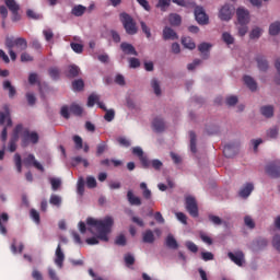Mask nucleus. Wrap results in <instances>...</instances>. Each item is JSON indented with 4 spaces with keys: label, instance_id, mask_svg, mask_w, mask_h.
I'll return each mask as SVG.
<instances>
[{
    "label": "nucleus",
    "instance_id": "56",
    "mask_svg": "<svg viewBox=\"0 0 280 280\" xmlns=\"http://www.w3.org/2000/svg\"><path fill=\"white\" fill-rule=\"evenodd\" d=\"M31 218L34 220L35 224H40V213L36 209H31Z\"/></svg>",
    "mask_w": 280,
    "mask_h": 280
},
{
    "label": "nucleus",
    "instance_id": "18",
    "mask_svg": "<svg viewBox=\"0 0 280 280\" xmlns=\"http://www.w3.org/2000/svg\"><path fill=\"white\" fill-rule=\"evenodd\" d=\"M254 189H255V186L253 185V183H247L245 184L244 188H241L238 196L241 198H248V196L253 194Z\"/></svg>",
    "mask_w": 280,
    "mask_h": 280
},
{
    "label": "nucleus",
    "instance_id": "16",
    "mask_svg": "<svg viewBox=\"0 0 280 280\" xmlns=\"http://www.w3.org/2000/svg\"><path fill=\"white\" fill-rule=\"evenodd\" d=\"M163 39L164 40H178V34L172 27H164L163 30Z\"/></svg>",
    "mask_w": 280,
    "mask_h": 280
},
{
    "label": "nucleus",
    "instance_id": "41",
    "mask_svg": "<svg viewBox=\"0 0 280 280\" xmlns=\"http://www.w3.org/2000/svg\"><path fill=\"white\" fill-rule=\"evenodd\" d=\"M0 16L2 19L1 25L5 28V21L8 19V8L5 5H0Z\"/></svg>",
    "mask_w": 280,
    "mask_h": 280
},
{
    "label": "nucleus",
    "instance_id": "11",
    "mask_svg": "<svg viewBox=\"0 0 280 280\" xmlns=\"http://www.w3.org/2000/svg\"><path fill=\"white\" fill-rule=\"evenodd\" d=\"M219 19L221 21H231L233 19V9L231 4H224L219 11Z\"/></svg>",
    "mask_w": 280,
    "mask_h": 280
},
{
    "label": "nucleus",
    "instance_id": "21",
    "mask_svg": "<svg viewBox=\"0 0 280 280\" xmlns=\"http://www.w3.org/2000/svg\"><path fill=\"white\" fill-rule=\"evenodd\" d=\"M8 220H10V217L8 215V213L3 212L0 215V233H1V235H8V229L5 228V225L8 224Z\"/></svg>",
    "mask_w": 280,
    "mask_h": 280
},
{
    "label": "nucleus",
    "instance_id": "13",
    "mask_svg": "<svg viewBox=\"0 0 280 280\" xmlns=\"http://www.w3.org/2000/svg\"><path fill=\"white\" fill-rule=\"evenodd\" d=\"M55 264L58 266V268H62L65 264V253L62 252L60 244L57 246L55 252Z\"/></svg>",
    "mask_w": 280,
    "mask_h": 280
},
{
    "label": "nucleus",
    "instance_id": "47",
    "mask_svg": "<svg viewBox=\"0 0 280 280\" xmlns=\"http://www.w3.org/2000/svg\"><path fill=\"white\" fill-rule=\"evenodd\" d=\"M73 91H83L84 89V81L82 79L74 80L72 82Z\"/></svg>",
    "mask_w": 280,
    "mask_h": 280
},
{
    "label": "nucleus",
    "instance_id": "26",
    "mask_svg": "<svg viewBox=\"0 0 280 280\" xmlns=\"http://www.w3.org/2000/svg\"><path fill=\"white\" fill-rule=\"evenodd\" d=\"M165 245L167 246V248H172L173 250H176L178 248V242L172 234H168L166 236Z\"/></svg>",
    "mask_w": 280,
    "mask_h": 280
},
{
    "label": "nucleus",
    "instance_id": "32",
    "mask_svg": "<svg viewBox=\"0 0 280 280\" xmlns=\"http://www.w3.org/2000/svg\"><path fill=\"white\" fill-rule=\"evenodd\" d=\"M140 189H142V196L145 200H150L152 198V190L148 188V184L142 182L140 184Z\"/></svg>",
    "mask_w": 280,
    "mask_h": 280
},
{
    "label": "nucleus",
    "instance_id": "29",
    "mask_svg": "<svg viewBox=\"0 0 280 280\" xmlns=\"http://www.w3.org/2000/svg\"><path fill=\"white\" fill-rule=\"evenodd\" d=\"M22 130H23V125H16L14 130H13V135L10 139L11 143H19V135H22Z\"/></svg>",
    "mask_w": 280,
    "mask_h": 280
},
{
    "label": "nucleus",
    "instance_id": "5",
    "mask_svg": "<svg viewBox=\"0 0 280 280\" xmlns=\"http://www.w3.org/2000/svg\"><path fill=\"white\" fill-rule=\"evenodd\" d=\"M5 46L8 49H14L16 47L20 51H25L27 49V40L23 37H7L5 38Z\"/></svg>",
    "mask_w": 280,
    "mask_h": 280
},
{
    "label": "nucleus",
    "instance_id": "22",
    "mask_svg": "<svg viewBox=\"0 0 280 280\" xmlns=\"http://www.w3.org/2000/svg\"><path fill=\"white\" fill-rule=\"evenodd\" d=\"M211 49V44L209 43H201L199 46H198V50L200 51L203 60H207V58H209V51Z\"/></svg>",
    "mask_w": 280,
    "mask_h": 280
},
{
    "label": "nucleus",
    "instance_id": "58",
    "mask_svg": "<svg viewBox=\"0 0 280 280\" xmlns=\"http://www.w3.org/2000/svg\"><path fill=\"white\" fill-rule=\"evenodd\" d=\"M104 119L105 121H113V119H115V109L105 110Z\"/></svg>",
    "mask_w": 280,
    "mask_h": 280
},
{
    "label": "nucleus",
    "instance_id": "60",
    "mask_svg": "<svg viewBox=\"0 0 280 280\" xmlns=\"http://www.w3.org/2000/svg\"><path fill=\"white\" fill-rule=\"evenodd\" d=\"M272 246L273 248H276V250H278V253H280V235L276 234L272 238Z\"/></svg>",
    "mask_w": 280,
    "mask_h": 280
},
{
    "label": "nucleus",
    "instance_id": "23",
    "mask_svg": "<svg viewBox=\"0 0 280 280\" xmlns=\"http://www.w3.org/2000/svg\"><path fill=\"white\" fill-rule=\"evenodd\" d=\"M260 113L264 117L270 119V117H273L275 115V107L272 105H265L260 107Z\"/></svg>",
    "mask_w": 280,
    "mask_h": 280
},
{
    "label": "nucleus",
    "instance_id": "20",
    "mask_svg": "<svg viewBox=\"0 0 280 280\" xmlns=\"http://www.w3.org/2000/svg\"><path fill=\"white\" fill-rule=\"evenodd\" d=\"M127 200L129 205L133 207H141V198L135 196V192H132V190L127 191Z\"/></svg>",
    "mask_w": 280,
    "mask_h": 280
},
{
    "label": "nucleus",
    "instance_id": "17",
    "mask_svg": "<svg viewBox=\"0 0 280 280\" xmlns=\"http://www.w3.org/2000/svg\"><path fill=\"white\" fill-rule=\"evenodd\" d=\"M152 127L155 132H164L165 121L161 117H155L152 121Z\"/></svg>",
    "mask_w": 280,
    "mask_h": 280
},
{
    "label": "nucleus",
    "instance_id": "8",
    "mask_svg": "<svg viewBox=\"0 0 280 280\" xmlns=\"http://www.w3.org/2000/svg\"><path fill=\"white\" fill-rule=\"evenodd\" d=\"M23 163L26 167L33 166L39 172H45V167L40 162L36 161V156L34 154L30 153L26 158H24Z\"/></svg>",
    "mask_w": 280,
    "mask_h": 280
},
{
    "label": "nucleus",
    "instance_id": "6",
    "mask_svg": "<svg viewBox=\"0 0 280 280\" xmlns=\"http://www.w3.org/2000/svg\"><path fill=\"white\" fill-rule=\"evenodd\" d=\"M185 207H186V211L189 213L191 218H198L199 211H198V201H196V198L191 196L186 197Z\"/></svg>",
    "mask_w": 280,
    "mask_h": 280
},
{
    "label": "nucleus",
    "instance_id": "24",
    "mask_svg": "<svg viewBox=\"0 0 280 280\" xmlns=\"http://www.w3.org/2000/svg\"><path fill=\"white\" fill-rule=\"evenodd\" d=\"M256 62L258 65L259 71H268V60H266V57L258 55L256 57Z\"/></svg>",
    "mask_w": 280,
    "mask_h": 280
},
{
    "label": "nucleus",
    "instance_id": "3",
    "mask_svg": "<svg viewBox=\"0 0 280 280\" xmlns=\"http://www.w3.org/2000/svg\"><path fill=\"white\" fill-rule=\"evenodd\" d=\"M40 137L38 136V132L31 131L30 128L22 127V133H21L22 148H27L30 143H32L33 145H36Z\"/></svg>",
    "mask_w": 280,
    "mask_h": 280
},
{
    "label": "nucleus",
    "instance_id": "9",
    "mask_svg": "<svg viewBox=\"0 0 280 280\" xmlns=\"http://www.w3.org/2000/svg\"><path fill=\"white\" fill-rule=\"evenodd\" d=\"M236 16L238 25H248L250 22V13L244 8H238L236 10Z\"/></svg>",
    "mask_w": 280,
    "mask_h": 280
},
{
    "label": "nucleus",
    "instance_id": "10",
    "mask_svg": "<svg viewBox=\"0 0 280 280\" xmlns=\"http://www.w3.org/2000/svg\"><path fill=\"white\" fill-rule=\"evenodd\" d=\"M266 172L271 178H279L280 177V161H273L269 163L266 167Z\"/></svg>",
    "mask_w": 280,
    "mask_h": 280
},
{
    "label": "nucleus",
    "instance_id": "1",
    "mask_svg": "<svg viewBox=\"0 0 280 280\" xmlns=\"http://www.w3.org/2000/svg\"><path fill=\"white\" fill-rule=\"evenodd\" d=\"M86 224L88 226H94L96 229V232L98 233L97 236L85 240L86 244H89L90 246H95V244H100V240L101 242H108V233H110L115 221L110 217H106L103 220L88 218Z\"/></svg>",
    "mask_w": 280,
    "mask_h": 280
},
{
    "label": "nucleus",
    "instance_id": "34",
    "mask_svg": "<svg viewBox=\"0 0 280 280\" xmlns=\"http://www.w3.org/2000/svg\"><path fill=\"white\" fill-rule=\"evenodd\" d=\"M182 45L186 49H196V43H194V39H191V37L182 38Z\"/></svg>",
    "mask_w": 280,
    "mask_h": 280
},
{
    "label": "nucleus",
    "instance_id": "50",
    "mask_svg": "<svg viewBox=\"0 0 280 280\" xmlns=\"http://www.w3.org/2000/svg\"><path fill=\"white\" fill-rule=\"evenodd\" d=\"M70 47L75 54H82V51H84V46L79 43H71Z\"/></svg>",
    "mask_w": 280,
    "mask_h": 280
},
{
    "label": "nucleus",
    "instance_id": "42",
    "mask_svg": "<svg viewBox=\"0 0 280 280\" xmlns=\"http://www.w3.org/2000/svg\"><path fill=\"white\" fill-rule=\"evenodd\" d=\"M100 102V96L97 94H91L88 97V106L89 108H93V106H95V104H97Z\"/></svg>",
    "mask_w": 280,
    "mask_h": 280
},
{
    "label": "nucleus",
    "instance_id": "38",
    "mask_svg": "<svg viewBox=\"0 0 280 280\" xmlns=\"http://www.w3.org/2000/svg\"><path fill=\"white\" fill-rule=\"evenodd\" d=\"M14 163H15L18 173L21 174L23 172V161L21 160V154L19 153L14 154Z\"/></svg>",
    "mask_w": 280,
    "mask_h": 280
},
{
    "label": "nucleus",
    "instance_id": "2",
    "mask_svg": "<svg viewBox=\"0 0 280 280\" xmlns=\"http://www.w3.org/2000/svg\"><path fill=\"white\" fill-rule=\"evenodd\" d=\"M0 126H5L1 132V141L5 143L8 141V128L12 127V118H10V108L8 106H4V112H0Z\"/></svg>",
    "mask_w": 280,
    "mask_h": 280
},
{
    "label": "nucleus",
    "instance_id": "51",
    "mask_svg": "<svg viewBox=\"0 0 280 280\" xmlns=\"http://www.w3.org/2000/svg\"><path fill=\"white\" fill-rule=\"evenodd\" d=\"M77 191L79 196H84V178H79L77 184Z\"/></svg>",
    "mask_w": 280,
    "mask_h": 280
},
{
    "label": "nucleus",
    "instance_id": "61",
    "mask_svg": "<svg viewBox=\"0 0 280 280\" xmlns=\"http://www.w3.org/2000/svg\"><path fill=\"white\" fill-rule=\"evenodd\" d=\"M31 276H32V279L34 280H45L43 278V272L38 271V269H33Z\"/></svg>",
    "mask_w": 280,
    "mask_h": 280
},
{
    "label": "nucleus",
    "instance_id": "46",
    "mask_svg": "<svg viewBox=\"0 0 280 280\" xmlns=\"http://www.w3.org/2000/svg\"><path fill=\"white\" fill-rule=\"evenodd\" d=\"M49 180L52 191H58V189H60V185H62V182L56 177H51Z\"/></svg>",
    "mask_w": 280,
    "mask_h": 280
},
{
    "label": "nucleus",
    "instance_id": "59",
    "mask_svg": "<svg viewBox=\"0 0 280 280\" xmlns=\"http://www.w3.org/2000/svg\"><path fill=\"white\" fill-rule=\"evenodd\" d=\"M254 244L257 248H266V246H268V240L258 238L256 242H254Z\"/></svg>",
    "mask_w": 280,
    "mask_h": 280
},
{
    "label": "nucleus",
    "instance_id": "12",
    "mask_svg": "<svg viewBox=\"0 0 280 280\" xmlns=\"http://www.w3.org/2000/svg\"><path fill=\"white\" fill-rule=\"evenodd\" d=\"M228 257L236 266H240V267L244 266V252H242V250H237L235 253L229 252Z\"/></svg>",
    "mask_w": 280,
    "mask_h": 280
},
{
    "label": "nucleus",
    "instance_id": "14",
    "mask_svg": "<svg viewBox=\"0 0 280 280\" xmlns=\"http://www.w3.org/2000/svg\"><path fill=\"white\" fill-rule=\"evenodd\" d=\"M120 49L126 56H139V52H137V49L132 44L124 42L120 44Z\"/></svg>",
    "mask_w": 280,
    "mask_h": 280
},
{
    "label": "nucleus",
    "instance_id": "64",
    "mask_svg": "<svg viewBox=\"0 0 280 280\" xmlns=\"http://www.w3.org/2000/svg\"><path fill=\"white\" fill-rule=\"evenodd\" d=\"M275 67H276L277 72H278L277 75H276L275 82H276V84H280V59L276 60Z\"/></svg>",
    "mask_w": 280,
    "mask_h": 280
},
{
    "label": "nucleus",
    "instance_id": "36",
    "mask_svg": "<svg viewBox=\"0 0 280 280\" xmlns=\"http://www.w3.org/2000/svg\"><path fill=\"white\" fill-rule=\"evenodd\" d=\"M189 137H190V151L192 152V154H196V152H198V148H197V144H196V141H197L196 132L190 131Z\"/></svg>",
    "mask_w": 280,
    "mask_h": 280
},
{
    "label": "nucleus",
    "instance_id": "54",
    "mask_svg": "<svg viewBox=\"0 0 280 280\" xmlns=\"http://www.w3.org/2000/svg\"><path fill=\"white\" fill-rule=\"evenodd\" d=\"M73 142H74V145H75V150H82V148H84L82 137L74 136L73 137Z\"/></svg>",
    "mask_w": 280,
    "mask_h": 280
},
{
    "label": "nucleus",
    "instance_id": "25",
    "mask_svg": "<svg viewBox=\"0 0 280 280\" xmlns=\"http://www.w3.org/2000/svg\"><path fill=\"white\" fill-rule=\"evenodd\" d=\"M155 237L154 232L152 230H147L144 233H142V242L144 244H154Z\"/></svg>",
    "mask_w": 280,
    "mask_h": 280
},
{
    "label": "nucleus",
    "instance_id": "55",
    "mask_svg": "<svg viewBox=\"0 0 280 280\" xmlns=\"http://www.w3.org/2000/svg\"><path fill=\"white\" fill-rule=\"evenodd\" d=\"M43 35L45 37V40H47V43H51V40L54 39V31H51V28L44 30Z\"/></svg>",
    "mask_w": 280,
    "mask_h": 280
},
{
    "label": "nucleus",
    "instance_id": "30",
    "mask_svg": "<svg viewBox=\"0 0 280 280\" xmlns=\"http://www.w3.org/2000/svg\"><path fill=\"white\" fill-rule=\"evenodd\" d=\"M176 5L180 8H196V2L194 0H172Z\"/></svg>",
    "mask_w": 280,
    "mask_h": 280
},
{
    "label": "nucleus",
    "instance_id": "27",
    "mask_svg": "<svg viewBox=\"0 0 280 280\" xmlns=\"http://www.w3.org/2000/svg\"><path fill=\"white\" fill-rule=\"evenodd\" d=\"M4 4L9 12H19L21 10V5L16 3V0H4Z\"/></svg>",
    "mask_w": 280,
    "mask_h": 280
},
{
    "label": "nucleus",
    "instance_id": "19",
    "mask_svg": "<svg viewBox=\"0 0 280 280\" xmlns=\"http://www.w3.org/2000/svg\"><path fill=\"white\" fill-rule=\"evenodd\" d=\"M3 91H9V97L10 100H13V97L16 95V88L12 85V82L10 80H5L2 83Z\"/></svg>",
    "mask_w": 280,
    "mask_h": 280
},
{
    "label": "nucleus",
    "instance_id": "52",
    "mask_svg": "<svg viewBox=\"0 0 280 280\" xmlns=\"http://www.w3.org/2000/svg\"><path fill=\"white\" fill-rule=\"evenodd\" d=\"M48 73L52 80H58L60 78V70L58 68H50Z\"/></svg>",
    "mask_w": 280,
    "mask_h": 280
},
{
    "label": "nucleus",
    "instance_id": "43",
    "mask_svg": "<svg viewBox=\"0 0 280 280\" xmlns=\"http://www.w3.org/2000/svg\"><path fill=\"white\" fill-rule=\"evenodd\" d=\"M49 202L52 205V207H60L62 205V198H60L58 195H51Z\"/></svg>",
    "mask_w": 280,
    "mask_h": 280
},
{
    "label": "nucleus",
    "instance_id": "49",
    "mask_svg": "<svg viewBox=\"0 0 280 280\" xmlns=\"http://www.w3.org/2000/svg\"><path fill=\"white\" fill-rule=\"evenodd\" d=\"M86 187L89 189H95L97 187V180L93 176H88L86 177Z\"/></svg>",
    "mask_w": 280,
    "mask_h": 280
},
{
    "label": "nucleus",
    "instance_id": "48",
    "mask_svg": "<svg viewBox=\"0 0 280 280\" xmlns=\"http://www.w3.org/2000/svg\"><path fill=\"white\" fill-rule=\"evenodd\" d=\"M26 16H27L28 19H33L34 21H38V20L43 19V15H42V14L36 13V12H35L34 10H32V9H28V10L26 11Z\"/></svg>",
    "mask_w": 280,
    "mask_h": 280
},
{
    "label": "nucleus",
    "instance_id": "33",
    "mask_svg": "<svg viewBox=\"0 0 280 280\" xmlns=\"http://www.w3.org/2000/svg\"><path fill=\"white\" fill-rule=\"evenodd\" d=\"M80 75V68L78 66H69L68 68V78H78Z\"/></svg>",
    "mask_w": 280,
    "mask_h": 280
},
{
    "label": "nucleus",
    "instance_id": "62",
    "mask_svg": "<svg viewBox=\"0 0 280 280\" xmlns=\"http://www.w3.org/2000/svg\"><path fill=\"white\" fill-rule=\"evenodd\" d=\"M260 36H261V28L259 27L254 28L249 34V38L252 39L259 38Z\"/></svg>",
    "mask_w": 280,
    "mask_h": 280
},
{
    "label": "nucleus",
    "instance_id": "28",
    "mask_svg": "<svg viewBox=\"0 0 280 280\" xmlns=\"http://www.w3.org/2000/svg\"><path fill=\"white\" fill-rule=\"evenodd\" d=\"M168 23L173 26V27H178V25H180V23H183V19L180 18L179 14L176 13H172L168 16Z\"/></svg>",
    "mask_w": 280,
    "mask_h": 280
},
{
    "label": "nucleus",
    "instance_id": "15",
    "mask_svg": "<svg viewBox=\"0 0 280 280\" xmlns=\"http://www.w3.org/2000/svg\"><path fill=\"white\" fill-rule=\"evenodd\" d=\"M237 153V145L234 143L225 144L223 148V154L226 159H232Z\"/></svg>",
    "mask_w": 280,
    "mask_h": 280
},
{
    "label": "nucleus",
    "instance_id": "53",
    "mask_svg": "<svg viewBox=\"0 0 280 280\" xmlns=\"http://www.w3.org/2000/svg\"><path fill=\"white\" fill-rule=\"evenodd\" d=\"M151 86H152L155 95H161V85L159 84V80L153 79L151 81Z\"/></svg>",
    "mask_w": 280,
    "mask_h": 280
},
{
    "label": "nucleus",
    "instance_id": "37",
    "mask_svg": "<svg viewBox=\"0 0 280 280\" xmlns=\"http://www.w3.org/2000/svg\"><path fill=\"white\" fill-rule=\"evenodd\" d=\"M170 5H172V0H159L156 8H160L161 12H167Z\"/></svg>",
    "mask_w": 280,
    "mask_h": 280
},
{
    "label": "nucleus",
    "instance_id": "39",
    "mask_svg": "<svg viewBox=\"0 0 280 280\" xmlns=\"http://www.w3.org/2000/svg\"><path fill=\"white\" fill-rule=\"evenodd\" d=\"M208 219L212 222V224H214V226H221V224H225L226 225V222L222 221V219L220 217H218V215L209 214Z\"/></svg>",
    "mask_w": 280,
    "mask_h": 280
},
{
    "label": "nucleus",
    "instance_id": "45",
    "mask_svg": "<svg viewBox=\"0 0 280 280\" xmlns=\"http://www.w3.org/2000/svg\"><path fill=\"white\" fill-rule=\"evenodd\" d=\"M222 40L225 45H233L235 43V38H233V35L226 32L222 34Z\"/></svg>",
    "mask_w": 280,
    "mask_h": 280
},
{
    "label": "nucleus",
    "instance_id": "40",
    "mask_svg": "<svg viewBox=\"0 0 280 280\" xmlns=\"http://www.w3.org/2000/svg\"><path fill=\"white\" fill-rule=\"evenodd\" d=\"M280 32V22H275L269 26L270 36H277Z\"/></svg>",
    "mask_w": 280,
    "mask_h": 280
},
{
    "label": "nucleus",
    "instance_id": "7",
    "mask_svg": "<svg viewBox=\"0 0 280 280\" xmlns=\"http://www.w3.org/2000/svg\"><path fill=\"white\" fill-rule=\"evenodd\" d=\"M195 19L199 25H209V15L205 12V8L195 4Z\"/></svg>",
    "mask_w": 280,
    "mask_h": 280
},
{
    "label": "nucleus",
    "instance_id": "44",
    "mask_svg": "<svg viewBox=\"0 0 280 280\" xmlns=\"http://www.w3.org/2000/svg\"><path fill=\"white\" fill-rule=\"evenodd\" d=\"M70 113H72V115H75L77 117H80V115H82L83 113L82 106L78 104H72L70 106Z\"/></svg>",
    "mask_w": 280,
    "mask_h": 280
},
{
    "label": "nucleus",
    "instance_id": "57",
    "mask_svg": "<svg viewBox=\"0 0 280 280\" xmlns=\"http://www.w3.org/2000/svg\"><path fill=\"white\" fill-rule=\"evenodd\" d=\"M141 30L143 34H145L147 38H152V33L150 31V27H148V24L145 22H140Z\"/></svg>",
    "mask_w": 280,
    "mask_h": 280
},
{
    "label": "nucleus",
    "instance_id": "4",
    "mask_svg": "<svg viewBox=\"0 0 280 280\" xmlns=\"http://www.w3.org/2000/svg\"><path fill=\"white\" fill-rule=\"evenodd\" d=\"M120 22L122 23L125 32H127L129 36H135V34H137V23L135 22L132 16H130V14L126 12L120 13Z\"/></svg>",
    "mask_w": 280,
    "mask_h": 280
},
{
    "label": "nucleus",
    "instance_id": "31",
    "mask_svg": "<svg viewBox=\"0 0 280 280\" xmlns=\"http://www.w3.org/2000/svg\"><path fill=\"white\" fill-rule=\"evenodd\" d=\"M243 80L248 89L252 91H257V82L255 79H253L250 75H245Z\"/></svg>",
    "mask_w": 280,
    "mask_h": 280
},
{
    "label": "nucleus",
    "instance_id": "35",
    "mask_svg": "<svg viewBox=\"0 0 280 280\" xmlns=\"http://www.w3.org/2000/svg\"><path fill=\"white\" fill-rule=\"evenodd\" d=\"M71 12L73 16H82L86 12V7L78 4L74 8H72Z\"/></svg>",
    "mask_w": 280,
    "mask_h": 280
},
{
    "label": "nucleus",
    "instance_id": "63",
    "mask_svg": "<svg viewBox=\"0 0 280 280\" xmlns=\"http://www.w3.org/2000/svg\"><path fill=\"white\" fill-rule=\"evenodd\" d=\"M115 244H116V246H126V236L122 234L117 236L115 240Z\"/></svg>",
    "mask_w": 280,
    "mask_h": 280
}]
</instances>
